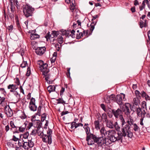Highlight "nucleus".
Listing matches in <instances>:
<instances>
[{
    "mask_svg": "<svg viewBox=\"0 0 150 150\" xmlns=\"http://www.w3.org/2000/svg\"><path fill=\"white\" fill-rule=\"evenodd\" d=\"M7 88L8 89H10V92H13L18 88V86L15 84H9Z\"/></svg>",
    "mask_w": 150,
    "mask_h": 150,
    "instance_id": "6ab92c4d",
    "label": "nucleus"
},
{
    "mask_svg": "<svg viewBox=\"0 0 150 150\" xmlns=\"http://www.w3.org/2000/svg\"><path fill=\"white\" fill-rule=\"evenodd\" d=\"M96 136L93 134H90L89 135L87 136L86 141L88 145H91L96 143Z\"/></svg>",
    "mask_w": 150,
    "mask_h": 150,
    "instance_id": "423d86ee",
    "label": "nucleus"
},
{
    "mask_svg": "<svg viewBox=\"0 0 150 150\" xmlns=\"http://www.w3.org/2000/svg\"><path fill=\"white\" fill-rule=\"evenodd\" d=\"M52 136H49L46 134H44L42 137V141L44 142L47 143L49 144H50L52 143Z\"/></svg>",
    "mask_w": 150,
    "mask_h": 150,
    "instance_id": "f8f14e48",
    "label": "nucleus"
},
{
    "mask_svg": "<svg viewBox=\"0 0 150 150\" xmlns=\"http://www.w3.org/2000/svg\"><path fill=\"white\" fill-rule=\"evenodd\" d=\"M50 32H48L45 36V38L46 39L47 41H48V39H51V40L52 39L51 38H50Z\"/></svg>",
    "mask_w": 150,
    "mask_h": 150,
    "instance_id": "6e6d98bb",
    "label": "nucleus"
},
{
    "mask_svg": "<svg viewBox=\"0 0 150 150\" xmlns=\"http://www.w3.org/2000/svg\"><path fill=\"white\" fill-rule=\"evenodd\" d=\"M22 147H23L25 150L28 149L29 148L27 142H24V143L23 144Z\"/></svg>",
    "mask_w": 150,
    "mask_h": 150,
    "instance_id": "58836bf2",
    "label": "nucleus"
},
{
    "mask_svg": "<svg viewBox=\"0 0 150 150\" xmlns=\"http://www.w3.org/2000/svg\"><path fill=\"white\" fill-rule=\"evenodd\" d=\"M12 140L15 141L17 142L18 140L19 139L18 138L16 137L15 135H13V138L12 139Z\"/></svg>",
    "mask_w": 150,
    "mask_h": 150,
    "instance_id": "69168bd1",
    "label": "nucleus"
},
{
    "mask_svg": "<svg viewBox=\"0 0 150 150\" xmlns=\"http://www.w3.org/2000/svg\"><path fill=\"white\" fill-rule=\"evenodd\" d=\"M50 38H51V39H49L50 41L51 42H53L55 40V38L52 36V33L51 35H50Z\"/></svg>",
    "mask_w": 150,
    "mask_h": 150,
    "instance_id": "4d7b16f0",
    "label": "nucleus"
},
{
    "mask_svg": "<svg viewBox=\"0 0 150 150\" xmlns=\"http://www.w3.org/2000/svg\"><path fill=\"white\" fill-rule=\"evenodd\" d=\"M22 136H23V139L24 138V139H26L28 138L29 136V133L28 132H25L24 134H23Z\"/></svg>",
    "mask_w": 150,
    "mask_h": 150,
    "instance_id": "de8ad7c7",
    "label": "nucleus"
},
{
    "mask_svg": "<svg viewBox=\"0 0 150 150\" xmlns=\"http://www.w3.org/2000/svg\"><path fill=\"white\" fill-rule=\"evenodd\" d=\"M18 127L16 126V128H13V134L18 133Z\"/></svg>",
    "mask_w": 150,
    "mask_h": 150,
    "instance_id": "c03bdc74",
    "label": "nucleus"
},
{
    "mask_svg": "<svg viewBox=\"0 0 150 150\" xmlns=\"http://www.w3.org/2000/svg\"><path fill=\"white\" fill-rule=\"evenodd\" d=\"M15 20L16 21V23L17 25V26L18 28H19L20 27V25L19 22L18 18L17 16H16Z\"/></svg>",
    "mask_w": 150,
    "mask_h": 150,
    "instance_id": "49530a36",
    "label": "nucleus"
},
{
    "mask_svg": "<svg viewBox=\"0 0 150 150\" xmlns=\"http://www.w3.org/2000/svg\"><path fill=\"white\" fill-rule=\"evenodd\" d=\"M88 124L85 123L83 126V128L84 129L87 136L89 135L90 134V128L88 126Z\"/></svg>",
    "mask_w": 150,
    "mask_h": 150,
    "instance_id": "4be33fe9",
    "label": "nucleus"
},
{
    "mask_svg": "<svg viewBox=\"0 0 150 150\" xmlns=\"http://www.w3.org/2000/svg\"><path fill=\"white\" fill-rule=\"evenodd\" d=\"M39 35L35 34H32L30 35V38L31 40H34L39 38Z\"/></svg>",
    "mask_w": 150,
    "mask_h": 150,
    "instance_id": "bb28decb",
    "label": "nucleus"
},
{
    "mask_svg": "<svg viewBox=\"0 0 150 150\" xmlns=\"http://www.w3.org/2000/svg\"><path fill=\"white\" fill-rule=\"evenodd\" d=\"M115 99V102L120 105H122L123 104L122 101L126 100L125 95L123 93H120L116 96Z\"/></svg>",
    "mask_w": 150,
    "mask_h": 150,
    "instance_id": "0eeeda50",
    "label": "nucleus"
},
{
    "mask_svg": "<svg viewBox=\"0 0 150 150\" xmlns=\"http://www.w3.org/2000/svg\"><path fill=\"white\" fill-rule=\"evenodd\" d=\"M75 31L74 30H72L69 31L64 30L62 33L63 34H64L66 36L69 37V36L73 38L75 37Z\"/></svg>",
    "mask_w": 150,
    "mask_h": 150,
    "instance_id": "9d476101",
    "label": "nucleus"
},
{
    "mask_svg": "<svg viewBox=\"0 0 150 150\" xmlns=\"http://www.w3.org/2000/svg\"><path fill=\"white\" fill-rule=\"evenodd\" d=\"M37 63L39 65V67L40 70L42 73V74L46 75L49 72V70L48 68V64L44 63L42 60H40L37 61Z\"/></svg>",
    "mask_w": 150,
    "mask_h": 150,
    "instance_id": "7ed1b4c3",
    "label": "nucleus"
},
{
    "mask_svg": "<svg viewBox=\"0 0 150 150\" xmlns=\"http://www.w3.org/2000/svg\"><path fill=\"white\" fill-rule=\"evenodd\" d=\"M34 8L28 4L24 5L23 7V11L26 17H28L32 15Z\"/></svg>",
    "mask_w": 150,
    "mask_h": 150,
    "instance_id": "20e7f679",
    "label": "nucleus"
},
{
    "mask_svg": "<svg viewBox=\"0 0 150 150\" xmlns=\"http://www.w3.org/2000/svg\"><path fill=\"white\" fill-rule=\"evenodd\" d=\"M61 34L57 38V39L55 40H56L57 42H58L59 44H61L63 43L64 42L63 38V36H64V34Z\"/></svg>",
    "mask_w": 150,
    "mask_h": 150,
    "instance_id": "aec40b11",
    "label": "nucleus"
},
{
    "mask_svg": "<svg viewBox=\"0 0 150 150\" xmlns=\"http://www.w3.org/2000/svg\"><path fill=\"white\" fill-rule=\"evenodd\" d=\"M65 91V88L63 87H62L61 88V89L60 91V95H63V93Z\"/></svg>",
    "mask_w": 150,
    "mask_h": 150,
    "instance_id": "338daca9",
    "label": "nucleus"
},
{
    "mask_svg": "<svg viewBox=\"0 0 150 150\" xmlns=\"http://www.w3.org/2000/svg\"><path fill=\"white\" fill-rule=\"evenodd\" d=\"M35 104V100L34 98L32 97L30 99L29 105Z\"/></svg>",
    "mask_w": 150,
    "mask_h": 150,
    "instance_id": "79ce46f5",
    "label": "nucleus"
},
{
    "mask_svg": "<svg viewBox=\"0 0 150 150\" xmlns=\"http://www.w3.org/2000/svg\"><path fill=\"white\" fill-rule=\"evenodd\" d=\"M102 117L105 122L108 120L107 116L105 113H103L102 114Z\"/></svg>",
    "mask_w": 150,
    "mask_h": 150,
    "instance_id": "f704fd0d",
    "label": "nucleus"
},
{
    "mask_svg": "<svg viewBox=\"0 0 150 150\" xmlns=\"http://www.w3.org/2000/svg\"><path fill=\"white\" fill-rule=\"evenodd\" d=\"M104 99L105 102L107 103H110V98L108 96H105Z\"/></svg>",
    "mask_w": 150,
    "mask_h": 150,
    "instance_id": "e433bc0d",
    "label": "nucleus"
},
{
    "mask_svg": "<svg viewBox=\"0 0 150 150\" xmlns=\"http://www.w3.org/2000/svg\"><path fill=\"white\" fill-rule=\"evenodd\" d=\"M27 142L29 148H32L34 146V143L32 140H28V142Z\"/></svg>",
    "mask_w": 150,
    "mask_h": 150,
    "instance_id": "473e14b6",
    "label": "nucleus"
},
{
    "mask_svg": "<svg viewBox=\"0 0 150 150\" xmlns=\"http://www.w3.org/2000/svg\"><path fill=\"white\" fill-rule=\"evenodd\" d=\"M16 7V11L17 12H18L20 11L21 7L19 3L15 4Z\"/></svg>",
    "mask_w": 150,
    "mask_h": 150,
    "instance_id": "864d4df0",
    "label": "nucleus"
},
{
    "mask_svg": "<svg viewBox=\"0 0 150 150\" xmlns=\"http://www.w3.org/2000/svg\"><path fill=\"white\" fill-rule=\"evenodd\" d=\"M94 125H95V128L97 130H98L100 129V124L99 120H95L94 122Z\"/></svg>",
    "mask_w": 150,
    "mask_h": 150,
    "instance_id": "c85d7f7f",
    "label": "nucleus"
},
{
    "mask_svg": "<svg viewBox=\"0 0 150 150\" xmlns=\"http://www.w3.org/2000/svg\"><path fill=\"white\" fill-rule=\"evenodd\" d=\"M129 127L127 125H125L121 130L123 134H119L116 133L115 130H108V135H109V139L110 142H114L116 141H120L122 142V137H127L130 138L133 135L132 133L129 130Z\"/></svg>",
    "mask_w": 150,
    "mask_h": 150,
    "instance_id": "f257e3e1",
    "label": "nucleus"
},
{
    "mask_svg": "<svg viewBox=\"0 0 150 150\" xmlns=\"http://www.w3.org/2000/svg\"><path fill=\"white\" fill-rule=\"evenodd\" d=\"M134 103L136 105H138L140 103V101L137 97L133 99Z\"/></svg>",
    "mask_w": 150,
    "mask_h": 150,
    "instance_id": "7c9ffc66",
    "label": "nucleus"
},
{
    "mask_svg": "<svg viewBox=\"0 0 150 150\" xmlns=\"http://www.w3.org/2000/svg\"><path fill=\"white\" fill-rule=\"evenodd\" d=\"M136 113L138 117L144 118L146 114V112L140 107H138L136 109Z\"/></svg>",
    "mask_w": 150,
    "mask_h": 150,
    "instance_id": "1a4fd4ad",
    "label": "nucleus"
},
{
    "mask_svg": "<svg viewBox=\"0 0 150 150\" xmlns=\"http://www.w3.org/2000/svg\"><path fill=\"white\" fill-rule=\"evenodd\" d=\"M139 25L141 28L143 27H146V20H145L144 22L142 20H140L139 23Z\"/></svg>",
    "mask_w": 150,
    "mask_h": 150,
    "instance_id": "a878e982",
    "label": "nucleus"
},
{
    "mask_svg": "<svg viewBox=\"0 0 150 150\" xmlns=\"http://www.w3.org/2000/svg\"><path fill=\"white\" fill-rule=\"evenodd\" d=\"M68 124H70L71 125V129H74L79 126H83V124L81 123H76L75 122H73L69 123Z\"/></svg>",
    "mask_w": 150,
    "mask_h": 150,
    "instance_id": "2eb2a0df",
    "label": "nucleus"
},
{
    "mask_svg": "<svg viewBox=\"0 0 150 150\" xmlns=\"http://www.w3.org/2000/svg\"><path fill=\"white\" fill-rule=\"evenodd\" d=\"M52 132V129H48V131H47V134L49 136H52L51 134Z\"/></svg>",
    "mask_w": 150,
    "mask_h": 150,
    "instance_id": "0e129e2a",
    "label": "nucleus"
},
{
    "mask_svg": "<svg viewBox=\"0 0 150 150\" xmlns=\"http://www.w3.org/2000/svg\"><path fill=\"white\" fill-rule=\"evenodd\" d=\"M97 17V16L96 15L93 16V18L92 19V21L93 22L91 23L90 28V30L91 31V32H92L93 30L94 29L95 25H96V21H94V20H95Z\"/></svg>",
    "mask_w": 150,
    "mask_h": 150,
    "instance_id": "f3484780",
    "label": "nucleus"
},
{
    "mask_svg": "<svg viewBox=\"0 0 150 150\" xmlns=\"http://www.w3.org/2000/svg\"><path fill=\"white\" fill-rule=\"evenodd\" d=\"M6 100V98L4 97H2L0 96V105H1L4 103Z\"/></svg>",
    "mask_w": 150,
    "mask_h": 150,
    "instance_id": "a18cd8bd",
    "label": "nucleus"
},
{
    "mask_svg": "<svg viewBox=\"0 0 150 150\" xmlns=\"http://www.w3.org/2000/svg\"><path fill=\"white\" fill-rule=\"evenodd\" d=\"M28 107L31 111L33 112L36 111L37 108V106L35 104L29 105Z\"/></svg>",
    "mask_w": 150,
    "mask_h": 150,
    "instance_id": "393cba45",
    "label": "nucleus"
},
{
    "mask_svg": "<svg viewBox=\"0 0 150 150\" xmlns=\"http://www.w3.org/2000/svg\"><path fill=\"white\" fill-rule=\"evenodd\" d=\"M96 143L97 144L98 146H108L111 144L108 138L101 137H97L96 136Z\"/></svg>",
    "mask_w": 150,
    "mask_h": 150,
    "instance_id": "f03ea898",
    "label": "nucleus"
},
{
    "mask_svg": "<svg viewBox=\"0 0 150 150\" xmlns=\"http://www.w3.org/2000/svg\"><path fill=\"white\" fill-rule=\"evenodd\" d=\"M26 126V124H24V125H22L20 127H18V133L20 132H23L25 131Z\"/></svg>",
    "mask_w": 150,
    "mask_h": 150,
    "instance_id": "b1692460",
    "label": "nucleus"
},
{
    "mask_svg": "<svg viewBox=\"0 0 150 150\" xmlns=\"http://www.w3.org/2000/svg\"><path fill=\"white\" fill-rule=\"evenodd\" d=\"M9 124L11 127L10 128V130H12L13 128H16V126H15L14 124V122L13 121H11L10 122Z\"/></svg>",
    "mask_w": 150,
    "mask_h": 150,
    "instance_id": "ea45409f",
    "label": "nucleus"
},
{
    "mask_svg": "<svg viewBox=\"0 0 150 150\" xmlns=\"http://www.w3.org/2000/svg\"><path fill=\"white\" fill-rule=\"evenodd\" d=\"M108 131H106L104 127H102L100 130V132L101 137H105L107 135Z\"/></svg>",
    "mask_w": 150,
    "mask_h": 150,
    "instance_id": "412c9836",
    "label": "nucleus"
},
{
    "mask_svg": "<svg viewBox=\"0 0 150 150\" xmlns=\"http://www.w3.org/2000/svg\"><path fill=\"white\" fill-rule=\"evenodd\" d=\"M119 119L121 121V125H122V127L123 128V127L125 126H123L125 124L126 122H125V120L123 118V117L122 115H120V117H119Z\"/></svg>",
    "mask_w": 150,
    "mask_h": 150,
    "instance_id": "c756f323",
    "label": "nucleus"
},
{
    "mask_svg": "<svg viewBox=\"0 0 150 150\" xmlns=\"http://www.w3.org/2000/svg\"><path fill=\"white\" fill-rule=\"evenodd\" d=\"M115 128L116 130L117 131V133H118L119 134H123V132H122V130L121 131L120 130V127L118 125L117 126L115 127Z\"/></svg>",
    "mask_w": 150,
    "mask_h": 150,
    "instance_id": "c9c22d12",
    "label": "nucleus"
},
{
    "mask_svg": "<svg viewBox=\"0 0 150 150\" xmlns=\"http://www.w3.org/2000/svg\"><path fill=\"white\" fill-rule=\"evenodd\" d=\"M112 113L114 115L115 117L117 118L120 115H121L122 113V110L118 108L117 110L113 109L112 110Z\"/></svg>",
    "mask_w": 150,
    "mask_h": 150,
    "instance_id": "dca6fc26",
    "label": "nucleus"
},
{
    "mask_svg": "<svg viewBox=\"0 0 150 150\" xmlns=\"http://www.w3.org/2000/svg\"><path fill=\"white\" fill-rule=\"evenodd\" d=\"M47 116L46 114L43 113L41 115V120L42 121H44L45 119Z\"/></svg>",
    "mask_w": 150,
    "mask_h": 150,
    "instance_id": "603ef678",
    "label": "nucleus"
},
{
    "mask_svg": "<svg viewBox=\"0 0 150 150\" xmlns=\"http://www.w3.org/2000/svg\"><path fill=\"white\" fill-rule=\"evenodd\" d=\"M61 46V44H56L55 45V47H56V49L57 51H59V50Z\"/></svg>",
    "mask_w": 150,
    "mask_h": 150,
    "instance_id": "5fc2aeb1",
    "label": "nucleus"
},
{
    "mask_svg": "<svg viewBox=\"0 0 150 150\" xmlns=\"http://www.w3.org/2000/svg\"><path fill=\"white\" fill-rule=\"evenodd\" d=\"M14 80L15 83L16 84H15L17 86H18L20 84V82L19 79L17 77L16 78L14 79Z\"/></svg>",
    "mask_w": 150,
    "mask_h": 150,
    "instance_id": "37998d69",
    "label": "nucleus"
},
{
    "mask_svg": "<svg viewBox=\"0 0 150 150\" xmlns=\"http://www.w3.org/2000/svg\"><path fill=\"white\" fill-rule=\"evenodd\" d=\"M56 100L57 101V103H62L64 104L65 103L64 101L61 98H59Z\"/></svg>",
    "mask_w": 150,
    "mask_h": 150,
    "instance_id": "3c124183",
    "label": "nucleus"
},
{
    "mask_svg": "<svg viewBox=\"0 0 150 150\" xmlns=\"http://www.w3.org/2000/svg\"><path fill=\"white\" fill-rule=\"evenodd\" d=\"M88 34L87 31L83 30V32H80L78 33H76V38L78 39H79L82 38L83 36L86 34V36Z\"/></svg>",
    "mask_w": 150,
    "mask_h": 150,
    "instance_id": "a211bd4d",
    "label": "nucleus"
},
{
    "mask_svg": "<svg viewBox=\"0 0 150 150\" xmlns=\"http://www.w3.org/2000/svg\"><path fill=\"white\" fill-rule=\"evenodd\" d=\"M36 124V125L35 126L37 128V132L38 136H40L41 138L44 135L43 133V129L42 127V123L40 120H36L35 121Z\"/></svg>",
    "mask_w": 150,
    "mask_h": 150,
    "instance_id": "39448f33",
    "label": "nucleus"
},
{
    "mask_svg": "<svg viewBox=\"0 0 150 150\" xmlns=\"http://www.w3.org/2000/svg\"><path fill=\"white\" fill-rule=\"evenodd\" d=\"M5 112L8 117H11L13 115V111L9 105L5 107Z\"/></svg>",
    "mask_w": 150,
    "mask_h": 150,
    "instance_id": "4468645a",
    "label": "nucleus"
},
{
    "mask_svg": "<svg viewBox=\"0 0 150 150\" xmlns=\"http://www.w3.org/2000/svg\"><path fill=\"white\" fill-rule=\"evenodd\" d=\"M109 96L110 100H113L114 101H115V100H116V97H115V96L114 95L112 94Z\"/></svg>",
    "mask_w": 150,
    "mask_h": 150,
    "instance_id": "09e8293b",
    "label": "nucleus"
},
{
    "mask_svg": "<svg viewBox=\"0 0 150 150\" xmlns=\"http://www.w3.org/2000/svg\"><path fill=\"white\" fill-rule=\"evenodd\" d=\"M106 126L110 128L113 129L114 127L113 122L111 120H109L106 122Z\"/></svg>",
    "mask_w": 150,
    "mask_h": 150,
    "instance_id": "5701e85b",
    "label": "nucleus"
},
{
    "mask_svg": "<svg viewBox=\"0 0 150 150\" xmlns=\"http://www.w3.org/2000/svg\"><path fill=\"white\" fill-rule=\"evenodd\" d=\"M11 11L13 13H14L16 11V9L13 4H10Z\"/></svg>",
    "mask_w": 150,
    "mask_h": 150,
    "instance_id": "a19ab883",
    "label": "nucleus"
},
{
    "mask_svg": "<svg viewBox=\"0 0 150 150\" xmlns=\"http://www.w3.org/2000/svg\"><path fill=\"white\" fill-rule=\"evenodd\" d=\"M46 49L45 47H38L35 50V52L37 55L41 56L45 52Z\"/></svg>",
    "mask_w": 150,
    "mask_h": 150,
    "instance_id": "9b49d317",
    "label": "nucleus"
},
{
    "mask_svg": "<svg viewBox=\"0 0 150 150\" xmlns=\"http://www.w3.org/2000/svg\"><path fill=\"white\" fill-rule=\"evenodd\" d=\"M13 93V94L14 95L16 96V97H17V98H19L20 97V94H19L17 91H15Z\"/></svg>",
    "mask_w": 150,
    "mask_h": 150,
    "instance_id": "13d9d810",
    "label": "nucleus"
},
{
    "mask_svg": "<svg viewBox=\"0 0 150 150\" xmlns=\"http://www.w3.org/2000/svg\"><path fill=\"white\" fill-rule=\"evenodd\" d=\"M55 88L54 86L50 85L47 87V89L50 93H51V92L54 91L55 90Z\"/></svg>",
    "mask_w": 150,
    "mask_h": 150,
    "instance_id": "cd10ccee",
    "label": "nucleus"
},
{
    "mask_svg": "<svg viewBox=\"0 0 150 150\" xmlns=\"http://www.w3.org/2000/svg\"><path fill=\"white\" fill-rule=\"evenodd\" d=\"M31 74V70L30 69L29 67H28L27 69V71L26 74V76H29Z\"/></svg>",
    "mask_w": 150,
    "mask_h": 150,
    "instance_id": "052dcab7",
    "label": "nucleus"
},
{
    "mask_svg": "<svg viewBox=\"0 0 150 150\" xmlns=\"http://www.w3.org/2000/svg\"><path fill=\"white\" fill-rule=\"evenodd\" d=\"M27 117V116L24 112H23L22 115L20 116V118L22 119H24Z\"/></svg>",
    "mask_w": 150,
    "mask_h": 150,
    "instance_id": "680f3d73",
    "label": "nucleus"
},
{
    "mask_svg": "<svg viewBox=\"0 0 150 150\" xmlns=\"http://www.w3.org/2000/svg\"><path fill=\"white\" fill-rule=\"evenodd\" d=\"M75 8V5L74 3H72L70 5V10L73 12Z\"/></svg>",
    "mask_w": 150,
    "mask_h": 150,
    "instance_id": "8fccbe9b",
    "label": "nucleus"
},
{
    "mask_svg": "<svg viewBox=\"0 0 150 150\" xmlns=\"http://www.w3.org/2000/svg\"><path fill=\"white\" fill-rule=\"evenodd\" d=\"M133 129L135 131H138L139 129V127L136 123L133 124Z\"/></svg>",
    "mask_w": 150,
    "mask_h": 150,
    "instance_id": "4c0bfd02",
    "label": "nucleus"
},
{
    "mask_svg": "<svg viewBox=\"0 0 150 150\" xmlns=\"http://www.w3.org/2000/svg\"><path fill=\"white\" fill-rule=\"evenodd\" d=\"M41 105H40L38 108V111L37 112V114L38 115L40 116V112L41 109Z\"/></svg>",
    "mask_w": 150,
    "mask_h": 150,
    "instance_id": "bf43d9fd",
    "label": "nucleus"
},
{
    "mask_svg": "<svg viewBox=\"0 0 150 150\" xmlns=\"http://www.w3.org/2000/svg\"><path fill=\"white\" fill-rule=\"evenodd\" d=\"M132 105L129 103H126L122 108L125 114L127 115L130 114L132 110Z\"/></svg>",
    "mask_w": 150,
    "mask_h": 150,
    "instance_id": "6e6552de",
    "label": "nucleus"
},
{
    "mask_svg": "<svg viewBox=\"0 0 150 150\" xmlns=\"http://www.w3.org/2000/svg\"><path fill=\"white\" fill-rule=\"evenodd\" d=\"M52 35L55 38L56 37H58V36L59 35V32L58 31H53Z\"/></svg>",
    "mask_w": 150,
    "mask_h": 150,
    "instance_id": "72a5a7b5",
    "label": "nucleus"
},
{
    "mask_svg": "<svg viewBox=\"0 0 150 150\" xmlns=\"http://www.w3.org/2000/svg\"><path fill=\"white\" fill-rule=\"evenodd\" d=\"M10 129V128L8 124L5 126V130L6 132H8Z\"/></svg>",
    "mask_w": 150,
    "mask_h": 150,
    "instance_id": "e2e57ef3",
    "label": "nucleus"
},
{
    "mask_svg": "<svg viewBox=\"0 0 150 150\" xmlns=\"http://www.w3.org/2000/svg\"><path fill=\"white\" fill-rule=\"evenodd\" d=\"M126 122L127 123L129 126H129H131L133 124L134 122L133 117L130 115V114L127 115L126 117Z\"/></svg>",
    "mask_w": 150,
    "mask_h": 150,
    "instance_id": "ddd939ff",
    "label": "nucleus"
},
{
    "mask_svg": "<svg viewBox=\"0 0 150 150\" xmlns=\"http://www.w3.org/2000/svg\"><path fill=\"white\" fill-rule=\"evenodd\" d=\"M142 107L144 108H146V103L145 101H144L142 102Z\"/></svg>",
    "mask_w": 150,
    "mask_h": 150,
    "instance_id": "774afa93",
    "label": "nucleus"
},
{
    "mask_svg": "<svg viewBox=\"0 0 150 150\" xmlns=\"http://www.w3.org/2000/svg\"><path fill=\"white\" fill-rule=\"evenodd\" d=\"M140 94L143 97H144L146 100L149 99V97L146 95V93L144 91H142Z\"/></svg>",
    "mask_w": 150,
    "mask_h": 150,
    "instance_id": "2f4dec72",
    "label": "nucleus"
}]
</instances>
